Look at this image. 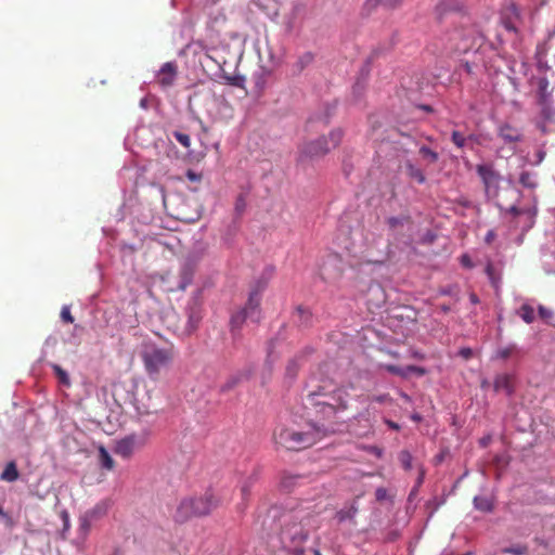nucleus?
I'll list each match as a JSON object with an SVG mask.
<instances>
[{
    "mask_svg": "<svg viewBox=\"0 0 555 555\" xmlns=\"http://www.w3.org/2000/svg\"><path fill=\"white\" fill-rule=\"evenodd\" d=\"M349 399L347 387L324 382L307 396V408L318 421L334 423L348 409Z\"/></svg>",
    "mask_w": 555,
    "mask_h": 555,
    "instance_id": "f257e3e1",
    "label": "nucleus"
},
{
    "mask_svg": "<svg viewBox=\"0 0 555 555\" xmlns=\"http://www.w3.org/2000/svg\"><path fill=\"white\" fill-rule=\"evenodd\" d=\"M483 38L473 27L453 28L437 36L430 43L431 52L438 55L467 53L480 48Z\"/></svg>",
    "mask_w": 555,
    "mask_h": 555,
    "instance_id": "f03ea898",
    "label": "nucleus"
},
{
    "mask_svg": "<svg viewBox=\"0 0 555 555\" xmlns=\"http://www.w3.org/2000/svg\"><path fill=\"white\" fill-rule=\"evenodd\" d=\"M146 374L157 379L163 371L168 370L175 359L173 347H159L155 344H145L140 353Z\"/></svg>",
    "mask_w": 555,
    "mask_h": 555,
    "instance_id": "7ed1b4c3",
    "label": "nucleus"
},
{
    "mask_svg": "<svg viewBox=\"0 0 555 555\" xmlns=\"http://www.w3.org/2000/svg\"><path fill=\"white\" fill-rule=\"evenodd\" d=\"M274 441L286 450H300L311 447L319 439V429L298 431L293 428L280 427L274 431Z\"/></svg>",
    "mask_w": 555,
    "mask_h": 555,
    "instance_id": "20e7f679",
    "label": "nucleus"
},
{
    "mask_svg": "<svg viewBox=\"0 0 555 555\" xmlns=\"http://www.w3.org/2000/svg\"><path fill=\"white\" fill-rule=\"evenodd\" d=\"M344 138V131L340 128L334 129L328 137H320L301 145L299 158H320L326 155L332 149H336Z\"/></svg>",
    "mask_w": 555,
    "mask_h": 555,
    "instance_id": "39448f33",
    "label": "nucleus"
},
{
    "mask_svg": "<svg viewBox=\"0 0 555 555\" xmlns=\"http://www.w3.org/2000/svg\"><path fill=\"white\" fill-rule=\"evenodd\" d=\"M260 293L254 291L249 294L246 306L232 314L230 320L231 331H238L247 319L258 322L260 319Z\"/></svg>",
    "mask_w": 555,
    "mask_h": 555,
    "instance_id": "423d86ee",
    "label": "nucleus"
},
{
    "mask_svg": "<svg viewBox=\"0 0 555 555\" xmlns=\"http://www.w3.org/2000/svg\"><path fill=\"white\" fill-rule=\"evenodd\" d=\"M387 224L389 230L392 232L397 240H400L399 236L403 235V231H406V236L402 240V242L411 246L414 242V230L415 225L409 216H399V217H390L387 219Z\"/></svg>",
    "mask_w": 555,
    "mask_h": 555,
    "instance_id": "0eeeda50",
    "label": "nucleus"
},
{
    "mask_svg": "<svg viewBox=\"0 0 555 555\" xmlns=\"http://www.w3.org/2000/svg\"><path fill=\"white\" fill-rule=\"evenodd\" d=\"M283 533L296 544H301L307 541L309 530L301 524L298 512L286 515Z\"/></svg>",
    "mask_w": 555,
    "mask_h": 555,
    "instance_id": "6e6552de",
    "label": "nucleus"
},
{
    "mask_svg": "<svg viewBox=\"0 0 555 555\" xmlns=\"http://www.w3.org/2000/svg\"><path fill=\"white\" fill-rule=\"evenodd\" d=\"M477 172L481 178L487 197L496 198L500 189V175L488 165H478Z\"/></svg>",
    "mask_w": 555,
    "mask_h": 555,
    "instance_id": "1a4fd4ad",
    "label": "nucleus"
},
{
    "mask_svg": "<svg viewBox=\"0 0 555 555\" xmlns=\"http://www.w3.org/2000/svg\"><path fill=\"white\" fill-rule=\"evenodd\" d=\"M144 442L143 438L129 435L117 441L114 452L124 459H129L138 449L143 447Z\"/></svg>",
    "mask_w": 555,
    "mask_h": 555,
    "instance_id": "9d476101",
    "label": "nucleus"
},
{
    "mask_svg": "<svg viewBox=\"0 0 555 555\" xmlns=\"http://www.w3.org/2000/svg\"><path fill=\"white\" fill-rule=\"evenodd\" d=\"M195 516H206L219 506V500L211 493L206 492L199 498L193 499Z\"/></svg>",
    "mask_w": 555,
    "mask_h": 555,
    "instance_id": "9b49d317",
    "label": "nucleus"
},
{
    "mask_svg": "<svg viewBox=\"0 0 555 555\" xmlns=\"http://www.w3.org/2000/svg\"><path fill=\"white\" fill-rule=\"evenodd\" d=\"M178 74V67L175 62L165 63L157 74L158 83L163 88H169L173 85Z\"/></svg>",
    "mask_w": 555,
    "mask_h": 555,
    "instance_id": "f8f14e48",
    "label": "nucleus"
},
{
    "mask_svg": "<svg viewBox=\"0 0 555 555\" xmlns=\"http://www.w3.org/2000/svg\"><path fill=\"white\" fill-rule=\"evenodd\" d=\"M195 516L193 498L183 499L176 508L173 518L177 522H185Z\"/></svg>",
    "mask_w": 555,
    "mask_h": 555,
    "instance_id": "ddd939ff",
    "label": "nucleus"
},
{
    "mask_svg": "<svg viewBox=\"0 0 555 555\" xmlns=\"http://www.w3.org/2000/svg\"><path fill=\"white\" fill-rule=\"evenodd\" d=\"M132 404L137 412L141 415H147L152 412L154 405L152 403V396L149 390L144 391V395L140 396L139 391H135L132 396Z\"/></svg>",
    "mask_w": 555,
    "mask_h": 555,
    "instance_id": "4468645a",
    "label": "nucleus"
},
{
    "mask_svg": "<svg viewBox=\"0 0 555 555\" xmlns=\"http://www.w3.org/2000/svg\"><path fill=\"white\" fill-rule=\"evenodd\" d=\"M498 135L507 144L517 143L522 139L521 131L509 124L501 125Z\"/></svg>",
    "mask_w": 555,
    "mask_h": 555,
    "instance_id": "2eb2a0df",
    "label": "nucleus"
},
{
    "mask_svg": "<svg viewBox=\"0 0 555 555\" xmlns=\"http://www.w3.org/2000/svg\"><path fill=\"white\" fill-rule=\"evenodd\" d=\"M464 9V0H440L436 5V12L440 16L449 12H461Z\"/></svg>",
    "mask_w": 555,
    "mask_h": 555,
    "instance_id": "dca6fc26",
    "label": "nucleus"
},
{
    "mask_svg": "<svg viewBox=\"0 0 555 555\" xmlns=\"http://www.w3.org/2000/svg\"><path fill=\"white\" fill-rule=\"evenodd\" d=\"M384 369L387 372H389L393 375H397V376H401V377H408V375L410 373H415L420 376L425 374V369L416 366V365H408L406 367H400V366L393 365V364H386V365H384Z\"/></svg>",
    "mask_w": 555,
    "mask_h": 555,
    "instance_id": "f3484780",
    "label": "nucleus"
},
{
    "mask_svg": "<svg viewBox=\"0 0 555 555\" xmlns=\"http://www.w3.org/2000/svg\"><path fill=\"white\" fill-rule=\"evenodd\" d=\"M494 390L504 391L506 395H512L514 391L513 376L509 374H500L494 379Z\"/></svg>",
    "mask_w": 555,
    "mask_h": 555,
    "instance_id": "a211bd4d",
    "label": "nucleus"
},
{
    "mask_svg": "<svg viewBox=\"0 0 555 555\" xmlns=\"http://www.w3.org/2000/svg\"><path fill=\"white\" fill-rule=\"evenodd\" d=\"M506 11L508 13V18L503 21V25L507 30L516 33L517 28H516L515 24L512 22V17L519 20V17H520L519 9L515 3H511L506 8Z\"/></svg>",
    "mask_w": 555,
    "mask_h": 555,
    "instance_id": "6ab92c4d",
    "label": "nucleus"
},
{
    "mask_svg": "<svg viewBox=\"0 0 555 555\" xmlns=\"http://www.w3.org/2000/svg\"><path fill=\"white\" fill-rule=\"evenodd\" d=\"M18 477L20 473L14 461H11L7 464L5 468L3 469L0 476L1 480L7 482H13L17 480Z\"/></svg>",
    "mask_w": 555,
    "mask_h": 555,
    "instance_id": "aec40b11",
    "label": "nucleus"
},
{
    "mask_svg": "<svg viewBox=\"0 0 555 555\" xmlns=\"http://www.w3.org/2000/svg\"><path fill=\"white\" fill-rule=\"evenodd\" d=\"M405 172L411 179L415 180L420 184H423L426 181L423 170L413 165L410 160L405 163Z\"/></svg>",
    "mask_w": 555,
    "mask_h": 555,
    "instance_id": "412c9836",
    "label": "nucleus"
},
{
    "mask_svg": "<svg viewBox=\"0 0 555 555\" xmlns=\"http://www.w3.org/2000/svg\"><path fill=\"white\" fill-rule=\"evenodd\" d=\"M474 506L476 509L480 512L490 513L493 511V501L489 496H475Z\"/></svg>",
    "mask_w": 555,
    "mask_h": 555,
    "instance_id": "4be33fe9",
    "label": "nucleus"
},
{
    "mask_svg": "<svg viewBox=\"0 0 555 555\" xmlns=\"http://www.w3.org/2000/svg\"><path fill=\"white\" fill-rule=\"evenodd\" d=\"M296 317L298 318L299 324L302 326H310L312 324V313L307 308L301 306L297 307Z\"/></svg>",
    "mask_w": 555,
    "mask_h": 555,
    "instance_id": "5701e85b",
    "label": "nucleus"
},
{
    "mask_svg": "<svg viewBox=\"0 0 555 555\" xmlns=\"http://www.w3.org/2000/svg\"><path fill=\"white\" fill-rule=\"evenodd\" d=\"M51 367L55 376L57 377L60 384H62L65 387H69L72 385L69 375L65 370H63L59 364L55 363L51 364Z\"/></svg>",
    "mask_w": 555,
    "mask_h": 555,
    "instance_id": "b1692460",
    "label": "nucleus"
},
{
    "mask_svg": "<svg viewBox=\"0 0 555 555\" xmlns=\"http://www.w3.org/2000/svg\"><path fill=\"white\" fill-rule=\"evenodd\" d=\"M519 183L527 189H535L538 185L535 175L529 171H522L520 173Z\"/></svg>",
    "mask_w": 555,
    "mask_h": 555,
    "instance_id": "393cba45",
    "label": "nucleus"
},
{
    "mask_svg": "<svg viewBox=\"0 0 555 555\" xmlns=\"http://www.w3.org/2000/svg\"><path fill=\"white\" fill-rule=\"evenodd\" d=\"M519 315L527 324H531L535 320L534 309L528 304L520 307Z\"/></svg>",
    "mask_w": 555,
    "mask_h": 555,
    "instance_id": "a878e982",
    "label": "nucleus"
},
{
    "mask_svg": "<svg viewBox=\"0 0 555 555\" xmlns=\"http://www.w3.org/2000/svg\"><path fill=\"white\" fill-rule=\"evenodd\" d=\"M253 486V480L249 478L247 480L244 481V483L242 485L241 487V494H242V501L243 503H241L238 505V507L243 511L246 508L247 506V502H248V499H249V494H250V488Z\"/></svg>",
    "mask_w": 555,
    "mask_h": 555,
    "instance_id": "bb28decb",
    "label": "nucleus"
},
{
    "mask_svg": "<svg viewBox=\"0 0 555 555\" xmlns=\"http://www.w3.org/2000/svg\"><path fill=\"white\" fill-rule=\"evenodd\" d=\"M99 457H100L102 467H104L108 470L114 468V461L105 448L101 447L99 449Z\"/></svg>",
    "mask_w": 555,
    "mask_h": 555,
    "instance_id": "cd10ccee",
    "label": "nucleus"
},
{
    "mask_svg": "<svg viewBox=\"0 0 555 555\" xmlns=\"http://www.w3.org/2000/svg\"><path fill=\"white\" fill-rule=\"evenodd\" d=\"M402 0H369L366 2L370 7L382 5L386 9H395L401 4Z\"/></svg>",
    "mask_w": 555,
    "mask_h": 555,
    "instance_id": "c85d7f7f",
    "label": "nucleus"
},
{
    "mask_svg": "<svg viewBox=\"0 0 555 555\" xmlns=\"http://www.w3.org/2000/svg\"><path fill=\"white\" fill-rule=\"evenodd\" d=\"M486 273L492 284L493 287L495 288H499L500 286V281H501V275L500 273H498L494 269V267L492 266V263H488L487 267H486Z\"/></svg>",
    "mask_w": 555,
    "mask_h": 555,
    "instance_id": "c756f323",
    "label": "nucleus"
},
{
    "mask_svg": "<svg viewBox=\"0 0 555 555\" xmlns=\"http://www.w3.org/2000/svg\"><path fill=\"white\" fill-rule=\"evenodd\" d=\"M418 152L421 156L429 164L436 163L439 158L438 153L425 145L421 146Z\"/></svg>",
    "mask_w": 555,
    "mask_h": 555,
    "instance_id": "7c9ffc66",
    "label": "nucleus"
},
{
    "mask_svg": "<svg viewBox=\"0 0 555 555\" xmlns=\"http://www.w3.org/2000/svg\"><path fill=\"white\" fill-rule=\"evenodd\" d=\"M502 553L513 555H526L528 553V546L525 544H516L509 547L502 548Z\"/></svg>",
    "mask_w": 555,
    "mask_h": 555,
    "instance_id": "2f4dec72",
    "label": "nucleus"
},
{
    "mask_svg": "<svg viewBox=\"0 0 555 555\" xmlns=\"http://www.w3.org/2000/svg\"><path fill=\"white\" fill-rule=\"evenodd\" d=\"M507 211L511 215H513L514 217H518L520 215H527L529 220H532L534 218V215H535V211L530 209V208L520 209V208H518L516 206H511Z\"/></svg>",
    "mask_w": 555,
    "mask_h": 555,
    "instance_id": "473e14b6",
    "label": "nucleus"
},
{
    "mask_svg": "<svg viewBox=\"0 0 555 555\" xmlns=\"http://www.w3.org/2000/svg\"><path fill=\"white\" fill-rule=\"evenodd\" d=\"M399 461L405 470L412 469V455L409 451L402 450L399 453Z\"/></svg>",
    "mask_w": 555,
    "mask_h": 555,
    "instance_id": "72a5a7b5",
    "label": "nucleus"
},
{
    "mask_svg": "<svg viewBox=\"0 0 555 555\" xmlns=\"http://www.w3.org/2000/svg\"><path fill=\"white\" fill-rule=\"evenodd\" d=\"M246 195L241 193L237 195L236 199H235V205H234V209H235V212L241 216L243 215V212L245 211L246 209Z\"/></svg>",
    "mask_w": 555,
    "mask_h": 555,
    "instance_id": "f704fd0d",
    "label": "nucleus"
},
{
    "mask_svg": "<svg viewBox=\"0 0 555 555\" xmlns=\"http://www.w3.org/2000/svg\"><path fill=\"white\" fill-rule=\"evenodd\" d=\"M357 512H358V508L354 505H352L348 509H343V511L338 512L337 518L339 521H344L346 519H352L356 516Z\"/></svg>",
    "mask_w": 555,
    "mask_h": 555,
    "instance_id": "c9c22d12",
    "label": "nucleus"
},
{
    "mask_svg": "<svg viewBox=\"0 0 555 555\" xmlns=\"http://www.w3.org/2000/svg\"><path fill=\"white\" fill-rule=\"evenodd\" d=\"M297 479H300L299 476H293V475H284L281 481L282 488L285 490H291L293 486H295Z\"/></svg>",
    "mask_w": 555,
    "mask_h": 555,
    "instance_id": "e433bc0d",
    "label": "nucleus"
},
{
    "mask_svg": "<svg viewBox=\"0 0 555 555\" xmlns=\"http://www.w3.org/2000/svg\"><path fill=\"white\" fill-rule=\"evenodd\" d=\"M175 139L185 149H189L191 145V139L190 135L180 131L173 132Z\"/></svg>",
    "mask_w": 555,
    "mask_h": 555,
    "instance_id": "4c0bfd02",
    "label": "nucleus"
},
{
    "mask_svg": "<svg viewBox=\"0 0 555 555\" xmlns=\"http://www.w3.org/2000/svg\"><path fill=\"white\" fill-rule=\"evenodd\" d=\"M538 88H539V93H540L541 99L545 100L546 96L548 95V92H547L548 81H547V79L544 78V77L539 78V80H538Z\"/></svg>",
    "mask_w": 555,
    "mask_h": 555,
    "instance_id": "58836bf2",
    "label": "nucleus"
},
{
    "mask_svg": "<svg viewBox=\"0 0 555 555\" xmlns=\"http://www.w3.org/2000/svg\"><path fill=\"white\" fill-rule=\"evenodd\" d=\"M451 140L460 149L463 147L465 145V142H466L465 137L461 132H459V131H453L452 132Z\"/></svg>",
    "mask_w": 555,
    "mask_h": 555,
    "instance_id": "ea45409f",
    "label": "nucleus"
},
{
    "mask_svg": "<svg viewBox=\"0 0 555 555\" xmlns=\"http://www.w3.org/2000/svg\"><path fill=\"white\" fill-rule=\"evenodd\" d=\"M313 61V55L311 53H305L298 60V68L299 70L304 69L307 65H309Z\"/></svg>",
    "mask_w": 555,
    "mask_h": 555,
    "instance_id": "a19ab883",
    "label": "nucleus"
},
{
    "mask_svg": "<svg viewBox=\"0 0 555 555\" xmlns=\"http://www.w3.org/2000/svg\"><path fill=\"white\" fill-rule=\"evenodd\" d=\"M61 319L66 323H74V317L68 306H64L61 310Z\"/></svg>",
    "mask_w": 555,
    "mask_h": 555,
    "instance_id": "79ce46f5",
    "label": "nucleus"
},
{
    "mask_svg": "<svg viewBox=\"0 0 555 555\" xmlns=\"http://www.w3.org/2000/svg\"><path fill=\"white\" fill-rule=\"evenodd\" d=\"M538 312L539 317L544 321H548L553 318V312L544 306H539Z\"/></svg>",
    "mask_w": 555,
    "mask_h": 555,
    "instance_id": "37998d69",
    "label": "nucleus"
},
{
    "mask_svg": "<svg viewBox=\"0 0 555 555\" xmlns=\"http://www.w3.org/2000/svg\"><path fill=\"white\" fill-rule=\"evenodd\" d=\"M514 349H515L514 346L502 348V349L498 350L496 356L499 358L505 360V359L511 357V354L513 353Z\"/></svg>",
    "mask_w": 555,
    "mask_h": 555,
    "instance_id": "c03bdc74",
    "label": "nucleus"
},
{
    "mask_svg": "<svg viewBox=\"0 0 555 555\" xmlns=\"http://www.w3.org/2000/svg\"><path fill=\"white\" fill-rule=\"evenodd\" d=\"M225 78L231 86H235V87H242L243 81H244L243 77H241V76H228Z\"/></svg>",
    "mask_w": 555,
    "mask_h": 555,
    "instance_id": "a18cd8bd",
    "label": "nucleus"
},
{
    "mask_svg": "<svg viewBox=\"0 0 555 555\" xmlns=\"http://www.w3.org/2000/svg\"><path fill=\"white\" fill-rule=\"evenodd\" d=\"M296 372H297V362L295 359L291 360L288 362V365L286 367V373L289 375V376H295L296 375Z\"/></svg>",
    "mask_w": 555,
    "mask_h": 555,
    "instance_id": "49530a36",
    "label": "nucleus"
},
{
    "mask_svg": "<svg viewBox=\"0 0 555 555\" xmlns=\"http://www.w3.org/2000/svg\"><path fill=\"white\" fill-rule=\"evenodd\" d=\"M375 496L377 501H383L387 496V490L385 488H377L375 491Z\"/></svg>",
    "mask_w": 555,
    "mask_h": 555,
    "instance_id": "de8ad7c7",
    "label": "nucleus"
},
{
    "mask_svg": "<svg viewBox=\"0 0 555 555\" xmlns=\"http://www.w3.org/2000/svg\"><path fill=\"white\" fill-rule=\"evenodd\" d=\"M473 354V351L470 348H462L460 350V356L463 357L464 359H469Z\"/></svg>",
    "mask_w": 555,
    "mask_h": 555,
    "instance_id": "09e8293b",
    "label": "nucleus"
},
{
    "mask_svg": "<svg viewBox=\"0 0 555 555\" xmlns=\"http://www.w3.org/2000/svg\"><path fill=\"white\" fill-rule=\"evenodd\" d=\"M461 262L463 266L465 267H468L470 268L472 267V261H470V258L467 256V255H463L462 258H461Z\"/></svg>",
    "mask_w": 555,
    "mask_h": 555,
    "instance_id": "8fccbe9b",
    "label": "nucleus"
},
{
    "mask_svg": "<svg viewBox=\"0 0 555 555\" xmlns=\"http://www.w3.org/2000/svg\"><path fill=\"white\" fill-rule=\"evenodd\" d=\"M386 424L388 425L389 428L393 429V430H399L400 429V426L392 422V421H386Z\"/></svg>",
    "mask_w": 555,
    "mask_h": 555,
    "instance_id": "3c124183",
    "label": "nucleus"
},
{
    "mask_svg": "<svg viewBox=\"0 0 555 555\" xmlns=\"http://www.w3.org/2000/svg\"><path fill=\"white\" fill-rule=\"evenodd\" d=\"M469 300H470V302H472V304H474V305H477V304L479 302V298H478V296H477L475 293H472V294L469 295Z\"/></svg>",
    "mask_w": 555,
    "mask_h": 555,
    "instance_id": "603ef678",
    "label": "nucleus"
},
{
    "mask_svg": "<svg viewBox=\"0 0 555 555\" xmlns=\"http://www.w3.org/2000/svg\"><path fill=\"white\" fill-rule=\"evenodd\" d=\"M0 517L10 520L9 515L3 511V508L1 506H0Z\"/></svg>",
    "mask_w": 555,
    "mask_h": 555,
    "instance_id": "864d4df0",
    "label": "nucleus"
},
{
    "mask_svg": "<svg viewBox=\"0 0 555 555\" xmlns=\"http://www.w3.org/2000/svg\"><path fill=\"white\" fill-rule=\"evenodd\" d=\"M387 397H388L387 395L378 396L375 398V400L378 402H384L387 399Z\"/></svg>",
    "mask_w": 555,
    "mask_h": 555,
    "instance_id": "5fc2aeb1",
    "label": "nucleus"
},
{
    "mask_svg": "<svg viewBox=\"0 0 555 555\" xmlns=\"http://www.w3.org/2000/svg\"><path fill=\"white\" fill-rule=\"evenodd\" d=\"M188 177H189V179H190V180H192V181L196 180V175H195L193 171H189V172H188Z\"/></svg>",
    "mask_w": 555,
    "mask_h": 555,
    "instance_id": "6e6d98bb",
    "label": "nucleus"
},
{
    "mask_svg": "<svg viewBox=\"0 0 555 555\" xmlns=\"http://www.w3.org/2000/svg\"><path fill=\"white\" fill-rule=\"evenodd\" d=\"M63 518H64L65 527H67L68 516H67V513H66V512H64V513H63Z\"/></svg>",
    "mask_w": 555,
    "mask_h": 555,
    "instance_id": "4d7b16f0",
    "label": "nucleus"
},
{
    "mask_svg": "<svg viewBox=\"0 0 555 555\" xmlns=\"http://www.w3.org/2000/svg\"><path fill=\"white\" fill-rule=\"evenodd\" d=\"M465 69L468 74L472 73V66L469 65V63H465Z\"/></svg>",
    "mask_w": 555,
    "mask_h": 555,
    "instance_id": "13d9d810",
    "label": "nucleus"
},
{
    "mask_svg": "<svg viewBox=\"0 0 555 555\" xmlns=\"http://www.w3.org/2000/svg\"><path fill=\"white\" fill-rule=\"evenodd\" d=\"M489 439L483 438L480 443L486 447L488 444Z\"/></svg>",
    "mask_w": 555,
    "mask_h": 555,
    "instance_id": "bf43d9fd",
    "label": "nucleus"
},
{
    "mask_svg": "<svg viewBox=\"0 0 555 555\" xmlns=\"http://www.w3.org/2000/svg\"><path fill=\"white\" fill-rule=\"evenodd\" d=\"M441 309H442V311H444V312H448V311L450 310V308H449V307H447V306H442V308H441Z\"/></svg>",
    "mask_w": 555,
    "mask_h": 555,
    "instance_id": "052dcab7",
    "label": "nucleus"
},
{
    "mask_svg": "<svg viewBox=\"0 0 555 555\" xmlns=\"http://www.w3.org/2000/svg\"><path fill=\"white\" fill-rule=\"evenodd\" d=\"M375 454H377L378 456H380L382 451H380L379 449H376Z\"/></svg>",
    "mask_w": 555,
    "mask_h": 555,
    "instance_id": "680f3d73",
    "label": "nucleus"
},
{
    "mask_svg": "<svg viewBox=\"0 0 555 555\" xmlns=\"http://www.w3.org/2000/svg\"><path fill=\"white\" fill-rule=\"evenodd\" d=\"M423 108H424L425 111H428V112H429V111H431V108H430L429 106H427V105H426V106H423Z\"/></svg>",
    "mask_w": 555,
    "mask_h": 555,
    "instance_id": "e2e57ef3",
    "label": "nucleus"
},
{
    "mask_svg": "<svg viewBox=\"0 0 555 555\" xmlns=\"http://www.w3.org/2000/svg\"><path fill=\"white\" fill-rule=\"evenodd\" d=\"M314 555H322V554L320 553V551L317 550V551H314Z\"/></svg>",
    "mask_w": 555,
    "mask_h": 555,
    "instance_id": "0e129e2a",
    "label": "nucleus"
},
{
    "mask_svg": "<svg viewBox=\"0 0 555 555\" xmlns=\"http://www.w3.org/2000/svg\"><path fill=\"white\" fill-rule=\"evenodd\" d=\"M492 238V233H488L487 240Z\"/></svg>",
    "mask_w": 555,
    "mask_h": 555,
    "instance_id": "69168bd1",
    "label": "nucleus"
},
{
    "mask_svg": "<svg viewBox=\"0 0 555 555\" xmlns=\"http://www.w3.org/2000/svg\"><path fill=\"white\" fill-rule=\"evenodd\" d=\"M492 238V233H488L487 240Z\"/></svg>",
    "mask_w": 555,
    "mask_h": 555,
    "instance_id": "338daca9",
    "label": "nucleus"
}]
</instances>
